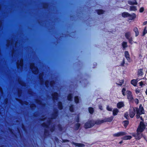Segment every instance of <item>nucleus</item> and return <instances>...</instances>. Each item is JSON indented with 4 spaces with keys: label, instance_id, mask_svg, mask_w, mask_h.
I'll use <instances>...</instances> for the list:
<instances>
[{
    "label": "nucleus",
    "instance_id": "f257e3e1",
    "mask_svg": "<svg viewBox=\"0 0 147 147\" xmlns=\"http://www.w3.org/2000/svg\"><path fill=\"white\" fill-rule=\"evenodd\" d=\"M127 98L129 102H133L134 98L131 91L127 90L126 92Z\"/></svg>",
    "mask_w": 147,
    "mask_h": 147
},
{
    "label": "nucleus",
    "instance_id": "f03ea898",
    "mask_svg": "<svg viewBox=\"0 0 147 147\" xmlns=\"http://www.w3.org/2000/svg\"><path fill=\"white\" fill-rule=\"evenodd\" d=\"M136 133H133L131 134L133 137H134L136 140H139L141 139L143 136V134L140 131L136 130Z\"/></svg>",
    "mask_w": 147,
    "mask_h": 147
},
{
    "label": "nucleus",
    "instance_id": "7ed1b4c3",
    "mask_svg": "<svg viewBox=\"0 0 147 147\" xmlns=\"http://www.w3.org/2000/svg\"><path fill=\"white\" fill-rule=\"evenodd\" d=\"M146 127V125L144 122L141 121L140 122L137 130L138 131L140 132H142L145 130Z\"/></svg>",
    "mask_w": 147,
    "mask_h": 147
},
{
    "label": "nucleus",
    "instance_id": "20e7f679",
    "mask_svg": "<svg viewBox=\"0 0 147 147\" xmlns=\"http://www.w3.org/2000/svg\"><path fill=\"white\" fill-rule=\"evenodd\" d=\"M94 125L93 120H90L84 124V127L85 129H88L92 127Z\"/></svg>",
    "mask_w": 147,
    "mask_h": 147
},
{
    "label": "nucleus",
    "instance_id": "39448f33",
    "mask_svg": "<svg viewBox=\"0 0 147 147\" xmlns=\"http://www.w3.org/2000/svg\"><path fill=\"white\" fill-rule=\"evenodd\" d=\"M53 119L51 118H49L47 121V124L45 123H43L41 124V126L47 129L49 128V125L52 123L51 119Z\"/></svg>",
    "mask_w": 147,
    "mask_h": 147
},
{
    "label": "nucleus",
    "instance_id": "423d86ee",
    "mask_svg": "<svg viewBox=\"0 0 147 147\" xmlns=\"http://www.w3.org/2000/svg\"><path fill=\"white\" fill-rule=\"evenodd\" d=\"M136 110L135 107H132L129 109V116L130 118H133L136 114Z\"/></svg>",
    "mask_w": 147,
    "mask_h": 147
},
{
    "label": "nucleus",
    "instance_id": "0eeeda50",
    "mask_svg": "<svg viewBox=\"0 0 147 147\" xmlns=\"http://www.w3.org/2000/svg\"><path fill=\"white\" fill-rule=\"evenodd\" d=\"M52 99L53 100L55 101V100H57L58 99L59 94L57 92H55L51 94Z\"/></svg>",
    "mask_w": 147,
    "mask_h": 147
},
{
    "label": "nucleus",
    "instance_id": "6e6552de",
    "mask_svg": "<svg viewBox=\"0 0 147 147\" xmlns=\"http://www.w3.org/2000/svg\"><path fill=\"white\" fill-rule=\"evenodd\" d=\"M59 111L57 109L54 110L53 112L51 115V118L53 119H55L57 117L58 115Z\"/></svg>",
    "mask_w": 147,
    "mask_h": 147
},
{
    "label": "nucleus",
    "instance_id": "1a4fd4ad",
    "mask_svg": "<svg viewBox=\"0 0 147 147\" xmlns=\"http://www.w3.org/2000/svg\"><path fill=\"white\" fill-rule=\"evenodd\" d=\"M135 108L136 109V111H138V112L142 114H144V109L142 106V105L140 104L139 107V108H138V107H135Z\"/></svg>",
    "mask_w": 147,
    "mask_h": 147
},
{
    "label": "nucleus",
    "instance_id": "9d476101",
    "mask_svg": "<svg viewBox=\"0 0 147 147\" xmlns=\"http://www.w3.org/2000/svg\"><path fill=\"white\" fill-rule=\"evenodd\" d=\"M126 134V132L123 131H121L114 134L113 136L114 137H118L120 136H123Z\"/></svg>",
    "mask_w": 147,
    "mask_h": 147
},
{
    "label": "nucleus",
    "instance_id": "9b49d317",
    "mask_svg": "<svg viewBox=\"0 0 147 147\" xmlns=\"http://www.w3.org/2000/svg\"><path fill=\"white\" fill-rule=\"evenodd\" d=\"M125 57L128 62H130L131 60V58L130 57V55L129 54L128 51H125Z\"/></svg>",
    "mask_w": 147,
    "mask_h": 147
},
{
    "label": "nucleus",
    "instance_id": "f8f14e48",
    "mask_svg": "<svg viewBox=\"0 0 147 147\" xmlns=\"http://www.w3.org/2000/svg\"><path fill=\"white\" fill-rule=\"evenodd\" d=\"M93 123H94V125L95 124H96L97 125H100L101 124L104 123V119L101 120L98 119V120H96L95 121L94 120H93Z\"/></svg>",
    "mask_w": 147,
    "mask_h": 147
},
{
    "label": "nucleus",
    "instance_id": "ddd939ff",
    "mask_svg": "<svg viewBox=\"0 0 147 147\" xmlns=\"http://www.w3.org/2000/svg\"><path fill=\"white\" fill-rule=\"evenodd\" d=\"M143 69L142 68L138 69L137 71V76L138 77L142 76L144 74L143 72Z\"/></svg>",
    "mask_w": 147,
    "mask_h": 147
},
{
    "label": "nucleus",
    "instance_id": "4468645a",
    "mask_svg": "<svg viewBox=\"0 0 147 147\" xmlns=\"http://www.w3.org/2000/svg\"><path fill=\"white\" fill-rule=\"evenodd\" d=\"M57 106L58 109L60 110H62L63 109V104L61 101L58 102L57 104Z\"/></svg>",
    "mask_w": 147,
    "mask_h": 147
},
{
    "label": "nucleus",
    "instance_id": "2eb2a0df",
    "mask_svg": "<svg viewBox=\"0 0 147 147\" xmlns=\"http://www.w3.org/2000/svg\"><path fill=\"white\" fill-rule=\"evenodd\" d=\"M72 144L73 145H74L76 146H77L78 147H84L85 146V145L84 144L82 143H78L72 142Z\"/></svg>",
    "mask_w": 147,
    "mask_h": 147
},
{
    "label": "nucleus",
    "instance_id": "dca6fc26",
    "mask_svg": "<svg viewBox=\"0 0 147 147\" xmlns=\"http://www.w3.org/2000/svg\"><path fill=\"white\" fill-rule=\"evenodd\" d=\"M136 15L135 13H132L131 14H129V20H134L136 17Z\"/></svg>",
    "mask_w": 147,
    "mask_h": 147
},
{
    "label": "nucleus",
    "instance_id": "f3484780",
    "mask_svg": "<svg viewBox=\"0 0 147 147\" xmlns=\"http://www.w3.org/2000/svg\"><path fill=\"white\" fill-rule=\"evenodd\" d=\"M113 119V117L112 116L108 118H105L104 119V121L105 122H111Z\"/></svg>",
    "mask_w": 147,
    "mask_h": 147
},
{
    "label": "nucleus",
    "instance_id": "a211bd4d",
    "mask_svg": "<svg viewBox=\"0 0 147 147\" xmlns=\"http://www.w3.org/2000/svg\"><path fill=\"white\" fill-rule=\"evenodd\" d=\"M73 94L72 93H69L67 96V99L68 101H71L72 100Z\"/></svg>",
    "mask_w": 147,
    "mask_h": 147
},
{
    "label": "nucleus",
    "instance_id": "6ab92c4d",
    "mask_svg": "<svg viewBox=\"0 0 147 147\" xmlns=\"http://www.w3.org/2000/svg\"><path fill=\"white\" fill-rule=\"evenodd\" d=\"M138 81L137 79H132L130 82L131 84L134 86L135 87L137 86Z\"/></svg>",
    "mask_w": 147,
    "mask_h": 147
},
{
    "label": "nucleus",
    "instance_id": "aec40b11",
    "mask_svg": "<svg viewBox=\"0 0 147 147\" xmlns=\"http://www.w3.org/2000/svg\"><path fill=\"white\" fill-rule=\"evenodd\" d=\"M97 13L98 15H100L104 13L105 11L102 9H97L96 10Z\"/></svg>",
    "mask_w": 147,
    "mask_h": 147
},
{
    "label": "nucleus",
    "instance_id": "412c9836",
    "mask_svg": "<svg viewBox=\"0 0 147 147\" xmlns=\"http://www.w3.org/2000/svg\"><path fill=\"white\" fill-rule=\"evenodd\" d=\"M117 106L118 109H121L124 106V104L123 102H120L117 103Z\"/></svg>",
    "mask_w": 147,
    "mask_h": 147
},
{
    "label": "nucleus",
    "instance_id": "4be33fe9",
    "mask_svg": "<svg viewBox=\"0 0 147 147\" xmlns=\"http://www.w3.org/2000/svg\"><path fill=\"white\" fill-rule=\"evenodd\" d=\"M129 13L127 12H123L121 13L122 17L124 18L128 17Z\"/></svg>",
    "mask_w": 147,
    "mask_h": 147
},
{
    "label": "nucleus",
    "instance_id": "5701e85b",
    "mask_svg": "<svg viewBox=\"0 0 147 147\" xmlns=\"http://www.w3.org/2000/svg\"><path fill=\"white\" fill-rule=\"evenodd\" d=\"M46 129H46V128H45L44 131V135L45 137H47L49 135V131L48 129Z\"/></svg>",
    "mask_w": 147,
    "mask_h": 147
},
{
    "label": "nucleus",
    "instance_id": "b1692460",
    "mask_svg": "<svg viewBox=\"0 0 147 147\" xmlns=\"http://www.w3.org/2000/svg\"><path fill=\"white\" fill-rule=\"evenodd\" d=\"M119 112V110L117 108L114 109L113 111V115L114 116H116Z\"/></svg>",
    "mask_w": 147,
    "mask_h": 147
},
{
    "label": "nucleus",
    "instance_id": "393cba45",
    "mask_svg": "<svg viewBox=\"0 0 147 147\" xmlns=\"http://www.w3.org/2000/svg\"><path fill=\"white\" fill-rule=\"evenodd\" d=\"M49 7V4L47 3H44L43 4V8L45 9H47Z\"/></svg>",
    "mask_w": 147,
    "mask_h": 147
},
{
    "label": "nucleus",
    "instance_id": "a878e982",
    "mask_svg": "<svg viewBox=\"0 0 147 147\" xmlns=\"http://www.w3.org/2000/svg\"><path fill=\"white\" fill-rule=\"evenodd\" d=\"M132 138V136H131L129 135H127L125 136H123V137L122 138V139L123 140H130Z\"/></svg>",
    "mask_w": 147,
    "mask_h": 147
},
{
    "label": "nucleus",
    "instance_id": "bb28decb",
    "mask_svg": "<svg viewBox=\"0 0 147 147\" xmlns=\"http://www.w3.org/2000/svg\"><path fill=\"white\" fill-rule=\"evenodd\" d=\"M133 30L135 33V36L136 37L139 34V31L137 28L136 27H135L134 28Z\"/></svg>",
    "mask_w": 147,
    "mask_h": 147
},
{
    "label": "nucleus",
    "instance_id": "cd10ccee",
    "mask_svg": "<svg viewBox=\"0 0 147 147\" xmlns=\"http://www.w3.org/2000/svg\"><path fill=\"white\" fill-rule=\"evenodd\" d=\"M74 102L76 104H78L79 102L80 99L78 96H76L74 97Z\"/></svg>",
    "mask_w": 147,
    "mask_h": 147
},
{
    "label": "nucleus",
    "instance_id": "c85d7f7f",
    "mask_svg": "<svg viewBox=\"0 0 147 147\" xmlns=\"http://www.w3.org/2000/svg\"><path fill=\"white\" fill-rule=\"evenodd\" d=\"M125 38L127 39H129L130 38L131 36V33L130 32H126L125 34Z\"/></svg>",
    "mask_w": 147,
    "mask_h": 147
},
{
    "label": "nucleus",
    "instance_id": "c756f323",
    "mask_svg": "<svg viewBox=\"0 0 147 147\" xmlns=\"http://www.w3.org/2000/svg\"><path fill=\"white\" fill-rule=\"evenodd\" d=\"M129 121L128 120L124 121L123 122L124 127L126 128L129 124Z\"/></svg>",
    "mask_w": 147,
    "mask_h": 147
},
{
    "label": "nucleus",
    "instance_id": "7c9ffc66",
    "mask_svg": "<svg viewBox=\"0 0 147 147\" xmlns=\"http://www.w3.org/2000/svg\"><path fill=\"white\" fill-rule=\"evenodd\" d=\"M23 64V60L21 59L20 60V63H17V65L18 68H19L20 67H21Z\"/></svg>",
    "mask_w": 147,
    "mask_h": 147
},
{
    "label": "nucleus",
    "instance_id": "2f4dec72",
    "mask_svg": "<svg viewBox=\"0 0 147 147\" xmlns=\"http://www.w3.org/2000/svg\"><path fill=\"white\" fill-rule=\"evenodd\" d=\"M88 110L90 114H92L94 111V108L92 107H89L88 108Z\"/></svg>",
    "mask_w": 147,
    "mask_h": 147
},
{
    "label": "nucleus",
    "instance_id": "473e14b6",
    "mask_svg": "<svg viewBox=\"0 0 147 147\" xmlns=\"http://www.w3.org/2000/svg\"><path fill=\"white\" fill-rule=\"evenodd\" d=\"M129 10L131 11H136L137 9L136 6H130Z\"/></svg>",
    "mask_w": 147,
    "mask_h": 147
},
{
    "label": "nucleus",
    "instance_id": "72a5a7b5",
    "mask_svg": "<svg viewBox=\"0 0 147 147\" xmlns=\"http://www.w3.org/2000/svg\"><path fill=\"white\" fill-rule=\"evenodd\" d=\"M122 45L123 49H125V48L127 47V43L125 41H123V42Z\"/></svg>",
    "mask_w": 147,
    "mask_h": 147
},
{
    "label": "nucleus",
    "instance_id": "f704fd0d",
    "mask_svg": "<svg viewBox=\"0 0 147 147\" xmlns=\"http://www.w3.org/2000/svg\"><path fill=\"white\" fill-rule=\"evenodd\" d=\"M81 124L79 123H76L75 126V129L76 130H78L80 127Z\"/></svg>",
    "mask_w": 147,
    "mask_h": 147
},
{
    "label": "nucleus",
    "instance_id": "c9c22d12",
    "mask_svg": "<svg viewBox=\"0 0 147 147\" xmlns=\"http://www.w3.org/2000/svg\"><path fill=\"white\" fill-rule=\"evenodd\" d=\"M30 68L32 70L36 68L37 69V70H35V72H36V71H37L38 70L37 68L35 67L34 64V63H32L30 64Z\"/></svg>",
    "mask_w": 147,
    "mask_h": 147
},
{
    "label": "nucleus",
    "instance_id": "e433bc0d",
    "mask_svg": "<svg viewBox=\"0 0 147 147\" xmlns=\"http://www.w3.org/2000/svg\"><path fill=\"white\" fill-rule=\"evenodd\" d=\"M69 111L71 112H74V105L72 104L71 105L69 106Z\"/></svg>",
    "mask_w": 147,
    "mask_h": 147
},
{
    "label": "nucleus",
    "instance_id": "4c0bfd02",
    "mask_svg": "<svg viewBox=\"0 0 147 147\" xmlns=\"http://www.w3.org/2000/svg\"><path fill=\"white\" fill-rule=\"evenodd\" d=\"M82 82L84 83V87L86 86L89 83V82H88L87 80L86 79H84L82 80Z\"/></svg>",
    "mask_w": 147,
    "mask_h": 147
},
{
    "label": "nucleus",
    "instance_id": "58836bf2",
    "mask_svg": "<svg viewBox=\"0 0 147 147\" xmlns=\"http://www.w3.org/2000/svg\"><path fill=\"white\" fill-rule=\"evenodd\" d=\"M128 4L130 5H137L138 3L137 1L135 0V1H128Z\"/></svg>",
    "mask_w": 147,
    "mask_h": 147
},
{
    "label": "nucleus",
    "instance_id": "ea45409f",
    "mask_svg": "<svg viewBox=\"0 0 147 147\" xmlns=\"http://www.w3.org/2000/svg\"><path fill=\"white\" fill-rule=\"evenodd\" d=\"M50 85L51 87H53L55 84V82L54 80H52L49 82Z\"/></svg>",
    "mask_w": 147,
    "mask_h": 147
},
{
    "label": "nucleus",
    "instance_id": "a19ab883",
    "mask_svg": "<svg viewBox=\"0 0 147 147\" xmlns=\"http://www.w3.org/2000/svg\"><path fill=\"white\" fill-rule=\"evenodd\" d=\"M123 83H124V80H120V81L119 82V83H116V84L118 86H121L122 85Z\"/></svg>",
    "mask_w": 147,
    "mask_h": 147
},
{
    "label": "nucleus",
    "instance_id": "79ce46f5",
    "mask_svg": "<svg viewBox=\"0 0 147 147\" xmlns=\"http://www.w3.org/2000/svg\"><path fill=\"white\" fill-rule=\"evenodd\" d=\"M39 79L41 82H43L42 74H40L39 75Z\"/></svg>",
    "mask_w": 147,
    "mask_h": 147
},
{
    "label": "nucleus",
    "instance_id": "37998d69",
    "mask_svg": "<svg viewBox=\"0 0 147 147\" xmlns=\"http://www.w3.org/2000/svg\"><path fill=\"white\" fill-rule=\"evenodd\" d=\"M126 91V89L125 88H123L122 89L121 92L122 93V94L124 96H125L126 95V94L125 93Z\"/></svg>",
    "mask_w": 147,
    "mask_h": 147
},
{
    "label": "nucleus",
    "instance_id": "c03bdc74",
    "mask_svg": "<svg viewBox=\"0 0 147 147\" xmlns=\"http://www.w3.org/2000/svg\"><path fill=\"white\" fill-rule=\"evenodd\" d=\"M55 129V125H54L53 126L51 127L50 129V130L51 132H53Z\"/></svg>",
    "mask_w": 147,
    "mask_h": 147
},
{
    "label": "nucleus",
    "instance_id": "a18cd8bd",
    "mask_svg": "<svg viewBox=\"0 0 147 147\" xmlns=\"http://www.w3.org/2000/svg\"><path fill=\"white\" fill-rule=\"evenodd\" d=\"M138 111H136V118L137 119H139V118H140V115H141L142 114H141V113H139L138 112Z\"/></svg>",
    "mask_w": 147,
    "mask_h": 147
},
{
    "label": "nucleus",
    "instance_id": "49530a36",
    "mask_svg": "<svg viewBox=\"0 0 147 147\" xmlns=\"http://www.w3.org/2000/svg\"><path fill=\"white\" fill-rule=\"evenodd\" d=\"M9 131H10V132L12 134H13L14 135V136L16 137H17V136L13 132V129H11V128H9Z\"/></svg>",
    "mask_w": 147,
    "mask_h": 147
},
{
    "label": "nucleus",
    "instance_id": "de8ad7c7",
    "mask_svg": "<svg viewBox=\"0 0 147 147\" xmlns=\"http://www.w3.org/2000/svg\"><path fill=\"white\" fill-rule=\"evenodd\" d=\"M146 27H145L144 30L142 34V36H144L147 33V30H146Z\"/></svg>",
    "mask_w": 147,
    "mask_h": 147
},
{
    "label": "nucleus",
    "instance_id": "09e8293b",
    "mask_svg": "<svg viewBox=\"0 0 147 147\" xmlns=\"http://www.w3.org/2000/svg\"><path fill=\"white\" fill-rule=\"evenodd\" d=\"M125 64V58H123V60L120 64V65L122 67H123L124 66Z\"/></svg>",
    "mask_w": 147,
    "mask_h": 147
},
{
    "label": "nucleus",
    "instance_id": "8fccbe9b",
    "mask_svg": "<svg viewBox=\"0 0 147 147\" xmlns=\"http://www.w3.org/2000/svg\"><path fill=\"white\" fill-rule=\"evenodd\" d=\"M57 127L59 130L60 131H62L63 130V127L60 124H59L57 125Z\"/></svg>",
    "mask_w": 147,
    "mask_h": 147
},
{
    "label": "nucleus",
    "instance_id": "3c124183",
    "mask_svg": "<svg viewBox=\"0 0 147 147\" xmlns=\"http://www.w3.org/2000/svg\"><path fill=\"white\" fill-rule=\"evenodd\" d=\"M124 117L127 119H129V117L128 116V114L127 112H126L124 114Z\"/></svg>",
    "mask_w": 147,
    "mask_h": 147
},
{
    "label": "nucleus",
    "instance_id": "603ef678",
    "mask_svg": "<svg viewBox=\"0 0 147 147\" xmlns=\"http://www.w3.org/2000/svg\"><path fill=\"white\" fill-rule=\"evenodd\" d=\"M49 82L48 80L45 81V85L47 87H48L49 85Z\"/></svg>",
    "mask_w": 147,
    "mask_h": 147
},
{
    "label": "nucleus",
    "instance_id": "864d4df0",
    "mask_svg": "<svg viewBox=\"0 0 147 147\" xmlns=\"http://www.w3.org/2000/svg\"><path fill=\"white\" fill-rule=\"evenodd\" d=\"M107 109L108 111H111L112 110V108L110 107L109 105H107Z\"/></svg>",
    "mask_w": 147,
    "mask_h": 147
},
{
    "label": "nucleus",
    "instance_id": "5fc2aeb1",
    "mask_svg": "<svg viewBox=\"0 0 147 147\" xmlns=\"http://www.w3.org/2000/svg\"><path fill=\"white\" fill-rule=\"evenodd\" d=\"M127 39L128 40L129 43L131 44H132L133 43L132 42L133 40L132 37H131L130 38L128 39Z\"/></svg>",
    "mask_w": 147,
    "mask_h": 147
},
{
    "label": "nucleus",
    "instance_id": "6e6d98bb",
    "mask_svg": "<svg viewBox=\"0 0 147 147\" xmlns=\"http://www.w3.org/2000/svg\"><path fill=\"white\" fill-rule=\"evenodd\" d=\"M36 107V105L34 103H32L30 105V107L31 109H33Z\"/></svg>",
    "mask_w": 147,
    "mask_h": 147
},
{
    "label": "nucleus",
    "instance_id": "4d7b16f0",
    "mask_svg": "<svg viewBox=\"0 0 147 147\" xmlns=\"http://www.w3.org/2000/svg\"><path fill=\"white\" fill-rule=\"evenodd\" d=\"M135 92L136 94H138L140 92V90L137 88L135 90Z\"/></svg>",
    "mask_w": 147,
    "mask_h": 147
},
{
    "label": "nucleus",
    "instance_id": "13d9d810",
    "mask_svg": "<svg viewBox=\"0 0 147 147\" xmlns=\"http://www.w3.org/2000/svg\"><path fill=\"white\" fill-rule=\"evenodd\" d=\"M16 99L17 101H18L21 104H22L23 101L21 99H18V98H16Z\"/></svg>",
    "mask_w": 147,
    "mask_h": 147
},
{
    "label": "nucleus",
    "instance_id": "bf43d9fd",
    "mask_svg": "<svg viewBox=\"0 0 147 147\" xmlns=\"http://www.w3.org/2000/svg\"><path fill=\"white\" fill-rule=\"evenodd\" d=\"M144 10V8L143 7H141L139 9V11L140 13L143 12Z\"/></svg>",
    "mask_w": 147,
    "mask_h": 147
},
{
    "label": "nucleus",
    "instance_id": "052dcab7",
    "mask_svg": "<svg viewBox=\"0 0 147 147\" xmlns=\"http://www.w3.org/2000/svg\"><path fill=\"white\" fill-rule=\"evenodd\" d=\"M76 122L78 123L80 122V118L79 116H78L76 119Z\"/></svg>",
    "mask_w": 147,
    "mask_h": 147
},
{
    "label": "nucleus",
    "instance_id": "680f3d73",
    "mask_svg": "<svg viewBox=\"0 0 147 147\" xmlns=\"http://www.w3.org/2000/svg\"><path fill=\"white\" fill-rule=\"evenodd\" d=\"M36 103L40 105L41 103V101L39 100H36Z\"/></svg>",
    "mask_w": 147,
    "mask_h": 147
},
{
    "label": "nucleus",
    "instance_id": "e2e57ef3",
    "mask_svg": "<svg viewBox=\"0 0 147 147\" xmlns=\"http://www.w3.org/2000/svg\"><path fill=\"white\" fill-rule=\"evenodd\" d=\"M9 102V100L8 98H6L4 101V103L5 104H7Z\"/></svg>",
    "mask_w": 147,
    "mask_h": 147
},
{
    "label": "nucleus",
    "instance_id": "0e129e2a",
    "mask_svg": "<svg viewBox=\"0 0 147 147\" xmlns=\"http://www.w3.org/2000/svg\"><path fill=\"white\" fill-rule=\"evenodd\" d=\"M62 140L63 142H69V140L67 139H62Z\"/></svg>",
    "mask_w": 147,
    "mask_h": 147
},
{
    "label": "nucleus",
    "instance_id": "69168bd1",
    "mask_svg": "<svg viewBox=\"0 0 147 147\" xmlns=\"http://www.w3.org/2000/svg\"><path fill=\"white\" fill-rule=\"evenodd\" d=\"M135 103L136 104H138L139 103V100L137 98H136L134 99Z\"/></svg>",
    "mask_w": 147,
    "mask_h": 147
},
{
    "label": "nucleus",
    "instance_id": "338daca9",
    "mask_svg": "<svg viewBox=\"0 0 147 147\" xmlns=\"http://www.w3.org/2000/svg\"><path fill=\"white\" fill-rule=\"evenodd\" d=\"M21 91L20 90H18V95L19 96H21Z\"/></svg>",
    "mask_w": 147,
    "mask_h": 147
},
{
    "label": "nucleus",
    "instance_id": "774afa93",
    "mask_svg": "<svg viewBox=\"0 0 147 147\" xmlns=\"http://www.w3.org/2000/svg\"><path fill=\"white\" fill-rule=\"evenodd\" d=\"M55 140L57 143L59 142V140L57 138L55 137Z\"/></svg>",
    "mask_w": 147,
    "mask_h": 147
}]
</instances>
